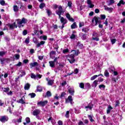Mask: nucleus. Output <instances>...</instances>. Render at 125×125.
<instances>
[{
	"instance_id": "nucleus-1",
	"label": "nucleus",
	"mask_w": 125,
	"mask_h": 125,
	"mask_svg": "<svg viewBox=\"0 0 125 125\" xmlns=\"http://www.w3.org/2000/svg\"><path fill=\"white\" fill-rule=\"evenodd\" d=\"M33 42L34 43H35V44H36L37 48L41 47V45H43V44L45 43V41H41V42L39 43V41L36 37L33 38Z\"/></svg>"
},
{
	"instance_id": "nucleus-2",
	"label": "nucleus",
	"mask_w": 125,
	"mask_h": 125,
	"mask_svg": "<svg viewBox=\"0 0 125 125\" xmlns=\"http://www.w3.org/2000/svg\"><path fill=\"white\" fill-rule=\"evenodd\" d=\"M70 59H68V61H69L70 64H73V63H75L76 61V59H75V55L72 54L69 56Z\"/></svg>"
},
{
	"instance_id": "nucleus-3",
	"label": "nucleus",
	"mask_w": 125,
	"mask_h": 125,
	"mask_svg": "<svg viewBox=\"0 0 125 125\" xmlns=\"http://www.w3.org/2000/svg\"><path fill=\"white\" fill-rule=\"evenodd\" d=\"M47 101L38 102V106H41V107H44L46 104H47Z\"/></svg>"
},
{
	"instance_id": "nucleus-4",
	"label": "nucleus",
	"mask_w": 125,
	"mask_h": 125,
	"mask_svg": "<svg viewBox=\"0 0 125 125\" xmlns=\"http://www.w3.org/2000/svg\"><path fill=\"white\" fill-rule=\"evenodd\" d=\"M99 19H100V18H99V17H97L96 16H95L93 18V19L92 20V24L93 25V23H94V21H95V26H97L99 22Z\"/></svg>"
},
{
	"instance_id": "nucleus-5",
	"label": "nucleus",
	"mask_w": 125,
	"mask_h": 125,
	"mask_svg": "<svg viewBox=\"0 0 125 125\" xmlns=\"http://www.w3.org/2000/svg\"><path fill=\"white\" fill-rule=\"evenodd\" d=\"M59 10L56 11V14L57 15H61L62 13H64V12H63V8H62V6H60L59 7Z\"/></svg>"
},
{
	"instance_id": "nucleus-6",
	"label": "nucleus",
	"mask_w": 125,
	"mask_h": 125,
	"mask_svg": "<svg viewBox=\"0 0 125 125\" xmlns=\"http://www.w3.org/2000/svg\"><path fill=\"white\" fill-rule=\"evenodd\" d=\"M8 121V117H6V116H2L0 117V122L4 124L5 122H7Z\"/></svg>"
},
{
	"instance_id": "nucleus-7",
	"label": "nucleus",
	"mask_w": 125,
	"mask_h": 125,
	"mask_svg": "<svg viewBox=\"0 0 125 125\" xmlns=\"http://www.w3.org/2000/svg\"><path fill=\"white\" fill-rule=\"evenodd\" d=\"M59 65L56 67V69L58 71H63V68H64V63H61L60 62L58 63Z\"/></svg>"
},
{
	"instance_id": "nucleus-8",
	"label": "nucleus",
	"mask_w": 125,
	"mask_h": 125,
	"mask_svg": "<svg viewBox=\"0 0 125 125\" xmlns=\"http://www.w3.org/2000/svg\"><path fill=\"white\" fill-rule=\"evenodd\" d=\"M28 22V20L24 18L21 19V20L18 22V25H22V24H27Z\"/></svg>"
},
{
	"instance_id": "nucleus-9",
	"label": "nucleus",
	"mask_w": 125,
	"mask_h": 125,
	"mask_svg": "<svg viewBox=\"0 0 125 125\" xmlns=\"http://www.w3.org/2000/svg\"><path fill=\"white\" fill-rule=\"evenodd\" d=\"M70 102V104H72L73 102V97L72 96H69L67 99H65V103H69Z\"/></svg>"
},
{
	"instance_id": "nucleus-10",
	"label": "nucleus",
	"mask_w": 125,
	"mask_h": 125,
	"mask_svg": "<svg viewBox=\"0 0 125 125\" xmlns=\"http://www.w3.org/2000/svg\"><path fill=\"white\" fill-rule=\"evenodd\" d=\"M60 21L62 24H67L68 23V20L67 19L64 18V17H62L60 19Z\"/></svg>"
},
{
	"instance_id": "nucleus-11",
	"label": "nucleus",
	"mask_w": 125,
	"mask_h": 125,
	"mask_svg": "<svg viewBox=\"0 0 125 125\" xmlns=\"http://www.w3.org/2000/svg\"><path fill=\"white\" fill-rule=\"evenodd\" d=\"M65 16L66 18L68 19L69 21H70L71 22H74L75 21V20L73 18H71V15H70V14L67 13L65 14Z\"/></svg>"
},
{
	"instance_id": "nucleus-12",
	"label": "nucleus",
	"mask_w": 125,
	"mask_h": 125,
	"mask_svg": "<svg viewBox=\"0 0 125 125\" xmlns=\"http://www.w3.org/2000/svg\"><path fill=\"white\" fill-rule=\"evenodd\" d=\"M69 94H71L72 96H74V94L75 93V89L74 88H69L68 90Z\"/></svg>"
},
{
	"instance_id": "nucleus-13",
	"label": "nucleus",
	"mask_w": 125,
	"mask_h": 125,
	"mask_svg": "<svg viewBox=\"0 0 125 125\" xmlns=\"http://www.w3.org/2000/svg\"><path fill=\"white\" fill-rule=\"evenodd\" d=\"M41 114V110L40 109H35L33 112V116H38Z\"/></svg>"
},
{
	"instance_id": "nucleus-14",
	"label": "nucleus",
	"mask_w": 125,
	"mask_h": 125,
	"mask_svg": "<svg viewBox=\"0 0 125 125\" xmlns=\"http://www.w3.org/2000/svg\"><path fill=\"white\" fill-rule=\"evenodd\" d=\"M30 66V68H33V67H36V66H39V63H38V62H31L29 64Z\"/></svg>"
},
{
	"instance_id": "nucleus-15",
	"label": "nucleus",
	"mask_w": 125,
	"mask_h": 125,
	"mask_svg": "<svg viewBox=\"0 0 125 125\" xmlns=\"http://www.w3.org/2000/svg\"><path fill=\"white\" fill-rule=\"evenodd\" d=\"M31 86V85L30 84V83H26L25 85H24V90H29V89H30V87Z\"/></svg>"
},
{
	"instance_id": "nucleus-16",
	"label": "nucleus",
	"mask_w": 125,
	"mask_h": 125,
	"mask_svg": "<svg viewBox=\"0 0 125 125\" xmlns=\"http://www.w3.org/2000/svg\"><path fill=\"white\" fill-rule=\"evenodd\" d=\"M49 64L51 68H54L55 67V62L52 61L49 62Z\"/></svg>"
},
{
	"instance_id": "nucleus-17",
	"label": "nucleus",
	"mask_w": 125,
	"mask_h": 125,
	"mask_svg": "<svg viewBox=\"0 0 125 125\" xmlns=\"http://www.w3.org/2000/svg\"><path fill=\"white\" fill-rule=\"evenodd\" d=\"M122 5H125V2L124 0H120L119 2L117 4V6L120 7L122 5Z\"/></svg>"
},
{
	"instance_id": "nucleus-18",
	"label": "nucleus",
	"mask_w": 125,
	"mask_h": 125,
	"mask_svg": "<svg viewBox=\"0 0 125 125\" xmlns=\"http://www.w3.org/2000/svg\"><path fill=\"white\" fill-rule=\"evenodd\" d=\"M89 31V28L88 27L86 26L82 29V32H84V33H87Z\"/></svg>"
},
{
	"instance_id": "nucleus-19",
	"label": "nucleus",
	"mask_w": 125,
	"mask_h": 125,
	"mask_svg": "<svg viewBox=\"0 0 125 125\" xmlns=\"http://www.w3.org/2000/svg\"><path fill=\"white\" fill-rule=\"evenodd\" d=\"M86 36H87V34L82 33V36H81L82 40H83V41H85V40H86Z\"/></svg>"
},
{
	"instance_id": "nucleus-20",
	"label": "nucleus",
	"mask_w": 125,
	"mask_h": 125,
	"mask_svg": "<svg viewBox=\"0 0 125 125\" xmlns=\"http://www.w3.org/2000/svg\"><path fill=\"white\" fill-rule=\"evenodd\" d=\"M13 10L15 12H18V11H19V7L17 5H14Z\"/></svg>"
},
{
	"instance_id": "nucleus-21",
	"label": "nucleus",
	"mask_w": 125,
	"mask_h": 125,
	"mask_svg": "<svg viewBox=\"0 0 125 125\" xmlns=\"http://www.w3.org/2000/svg\"><path fill=\"white\" fill-rule=\"evenodd\" d=\"M111 110H113V107H112V106L109 105H108V107L106 110V114H110L111 112Z\"/></svg>"
},
{
	"instance_id": "nucleus-22",
	"label": "nucleus",
	"mask_w": 125,
	"mask_h": 125,
	"mask_svg": "<svg viewBox=\"0 0 125 125\" xmlns=\"http://www.w3.org/2000/svg\"><path fill=\"white\" fill-rule=\"evenodd\" d=\"M72 51H74L73 54L76 55V56H78V55H79V54H80V53H81V52H80V50L79 49H78L77 50H73Z\"/></svg>"
},
{
	"instance_id": "nucleus-23",
	"label": "nucleus",
	"mask_w": 125,
	"mask_h": 125,
	"mask_svg": "<svg viewBox=\"0 0 125 125\" xmlns=\"http://www.w3.org/2000/svg\"><path fill=\"white\" fill-rule=\"evenodd\" d=\"M17 103H21V104H26V102L23 100V98H21L19 101H17Z\"/></svg>"
},
{
	"instance_id": "nucleus-24",
	"label": "nucleus",
	"mask_w": 125,
	"mask_h": 125,
	"mask_svg": "<svg viewBox=\"0 0 125 125\" xmlns=\"http://www.w3.org/2000/svg\"><path fill=\"white\" fill-rule=\"evenodd\" d=\"M77 45L78 46V47L80 48V49H82L83 47V44L81 43L80 42H78Z\"/></svg>"
},
{
	"instance_id": "nucleus-25",
	"label": "nucleus",
	"mask_w": 125,
	"mask_h": 125,
	"mask_svg": "<svg viewBox=\"0 0 125 125\" xmlns=\"http://www.w3.org/2000/svg\"><path fill=\"white\" fill-rule=\"evenodd\" d=\"M104 9L105 10H108V11L109 10L110 11V12H112L113 8H112V7L109 8V7H107L106 5H104Z\"/></svg>"
},
{
	"instance_id": "nucleus-26",
	"label": "nucleus",
	"mask_w": 125,
	"mask_h": 125,
	"mask_svg": "<svg viewBox=\"0 0 125 125\" xmlns=\"http://www.w3.org/2000/svg\"><path fill=\"white\" fill-rule=\"evenodd\" d=\"M51 95H52V94H51V92H50V91H47L46 93V95L45 96V97H51Z\"/></svg>"
},
{
	"instance_id": "nucleus-27",
	"label": "nucleus",
	"mask_w": 125,
	"mask_h": 125,
	"mask_svg": "<svg viewBox=\"0 0 125 125\" xmlns=\"http://www.w3.org/2000/svg\"><path fill=\"white\" fill-rule=\"evenodd\" d=\"M43 7H45V3L42 2L39 5V8L40 9H42Z\"/></svg>"
},
{
	"instance_id": "nucleus-28",
	"label": "nucleus",
	"mask_w": 125,
	"mask_h": 125,
	"mask_svg": "<svg viewBox=\"0 0 125 125\" xmlns=\"http://www.w3.org/2000/svg\"><path fill=\"white\" fill-rule=\"evenodd\" d=\"M8 59L7 58H3L1 59L0 60V63L1 64H4V62H5V61H8Z\"/></svg>"
},
{
	"instance_id": "nucleus-29",
	"label": "nucleus",
	"mask_w": 125,
	"mask_h": 125,
	"mask_svg": "<svg viewBox=\"0 0 125 125\" xmlns=\"http://www.w3.org/2000/svg\"><path fill=\"white\" fill-rule=\"evenodd\" d=\"M104 75L105 77H106V78H108L110 77V75L109 74V72H108L107 70H105L104 72Z\"/></svg>"
},
{
	"instance_id": "nucleus-30",
	"label": "nucleus",
	"mask_w": 125,
	"mask_h": 125,
	"mask_svg": "<svg viewBox=\"0 0 125 125\" xmlns=\"http://www.w3.org/2000/svg\"><path fill=\"white\" fill-rule=\"evenodd\" d=\"M97 84H98V80H95L93 83V86L96 87V86H97Z\"/></svg>"
},
{
	"instance_id": "nucleus-31",
	"label": "nucleus",
	"mask_w": 125,
	"mask_h": 125,
	"mask_svg": "<svg viewBox=\"0 0 125 125\" xmlns=\"http://www.w3.org/2000/svg\"><path fill=\"white\" fill-rule=\"evenodd\" d=\"M77 27V23L76 22H74L71 25V29H76Z\"/></svg>"
},
{
	"instance_id": "nucleus-32",
	"label": "nucleus",
	"mask_w": 125,
	"mask_h": 125,
	"mask_svg": "<svg viewBox=\"0 0 125 125\" xmlns=\"http://www.w3.org/2000/svg\"><path fill=\"white\" fill-rule=\"evenodd\" d=\"M85 87H86V89H90L91 86L90 85V83H86Z\"/></svg>"
},
{
	"instance_id": "nucleus-33",
	"label": "nucleus",
	"mask_w": 125,
	"mask_h": 125,
	"mask_svg": "<svg viewBox=\"0 0 125 125\" xmlns=\"http://www.w3.org/2000/svg\"><path fill=\"white\" fill-rule=\"evenodd\" d=\"M37 91H39V92H42V88L41 86H38L37 88Z\"/></svg>"
},
{
	"instance_id": "nucleus-34",
	"label": "nucleus",
	"mask_w": 125,
	"mask_h": 125,
	"mask_svg": "<svg viewBox=\"0 0 125 125\" xmlns=\"http://www.w3.org/2000/svg\"><path fill=\"white\" fill-rule=\"evenodd\" d=\"M98 77H99V75H94L90 78V80L94 81Z\"/></svg>"
},
{
	"instance_id": "nucleus-35",
	"label": "nucleus",
	"mask_w": 125,
	"mask_h": 125,
	"mask_svg": "<svg viewBox=\"0 0 125 125\" xmlns=\"http://www.w3.org/2000/svg\"><path fill=\"white\" fill-rule=\"evenodd\" d=\"M88 118L90 121L91 122V123H93L94 122V120L92 119V116H91V115H88Z\"/></svg>"
},
{
	"instance_id": "nucleus-36",
	"label": "nucleus",
	"mask_w": 125,
	"mask_h": 125,
	"mask_svg": "<svg viewBox=\"0 0 125 125\" xmlns=\"http://www.w3.org/2000/svg\"><path fill=\"white\" fill-rule=\"evenodd\" d=\"M54 83V82L53 80H50L48 82V85H52Z\"/></svg>"
},
{
	"instance_id": "nucleus-37",
	"label": "nucleus",
	"mask_w": 125,
	"mask_h": 125,
	"mask_svg": "<svg viewBox=\"0 0 125 125\" xmlns=\"http://www.w3.org/2000/svg\"><path fill=\"white\" fill-rule=\"evenodd\" d=\"M29 95L31 96V98H34V97H36V93H29Z\"/></svg>"
},
{
	"instance_id": "nucleus-38",
	"label": "nucleus",
	"mask_w": 125,
	"mask_h": 125,
	"mask_svg": "<svg viewBox=\"0 0 125 125\" xmlns=\"http://www.w3.org/2000/svg\"><path fill=\"white\" fill-rule=\"evenodd\" d=\"M21 7H20V9L21 10H24L25 9V6L23 5V3L21 2L20 3Z\"/></svg>"
},
{
	"instance_id": "nucleus-39",
	"label": "nucleus",
	"mask_w": 125,
	"mask_h": 125,
	"mask_svg": "<svg viewBox=\"0 0 125 125\" xmlns=\"http://www.w3.org/2000/svg\"><path fill=\"white\" fill-rule=\"evenodd\" d=\"M25 121H26V124H29V123H30L31 122V119L29 117H26L25 118Z\"/></svg>"
},
{
	"instance_id": "nucleus-40",
	"label": "nucleus",
	"mask_w": 125,
	"mask_h": 125,
	"mask_svg": "<svg viewBox=\"0 0 125 125\" xmlns=\"http://www.w3.org/2000/svg\"><path fill=\"white\" fill-rule=\"evenodd\" d=\"M55 54H56V52L55 51H51L50 52V57H51V56H52V55H55Z\"/></svg>"
},
{
	"instance_id": "nucleus-41",
	"label": "nucleus",
	"mask_w": 125,
	"mask_h": 125,
	"mask_svg": "<svg viewBox=\"0 0 125 125\" xmlns=\"http://www.w3.org/2000/svg\"><path fill=\"white\" fill-rule=\"evenodd\" d=\"M60 58V57H56L54 59V61H53L55 63L56 62V63H57V64H58V63H59V62H58V61H57V60H58V59H59Z\"/></svg>"
},
{
	"instance_id": "nucleus-42",
	"label": "nucleus",
	"mask_w": 125,
	"mask_h": 125,
	"mask_svg": "<svg viewBox=\"0 0 125 125\" xmlns=\"http://www.w3.org/2000/svg\"><path fill=\"white\" fill-rule=\"evenodd\" d=\"M47 13L48 14V16L49 17L50 15H51V14L52 13V12L49 9H47Z\"/></svg>"
},
{
	"instance_id": "nucleus-43",
	"label": "nucleus",
	"mask_w": 125,
	"mask_h": 125,
	"mask_svg": "<svg viewBox=\"0 0 125 125\" xmlns=\"http://www.w3.org/2000/svg\"><path fill=\"white\" fill-rule=\"evenodd\" d=\"M6 53L4 51H0V56H1L2 57L3 56H4V55H5Z\"/></svg>"
},
{
	"instance_id": "nucleus-44",
	"label": "nucleus",
	"mask_w": 125,
	"mask_h": 125,
	"mask_svg": "<svg viewBox=\"0 0 125 125\" xmlns=\"http://www.w3.org/2000/svg\"><path fill=\"white\" fill-rule=\"evenodd\" d=\"M83 26H84V22H79V28H82V27H83Z\"/></svg>"
},
{
	"instance_id": "nucleus-45",
	"label": "nucleus",
	"mask_w": 125,
	"mask_h": 125,
	"mask_svg": "<svg viewBox=\"0 0 125 125\" xmlns=\"http://www.w3.org/2000/svg\"><path fill=\"white\" fill-rule=\"evenodd\" d=\"M113 3H115V0H109L108 5H112V4H113Z\"/></svg>"
},
{
	"instance_id": "nucleus-46",
	"label": "nucleus",
	"mask_w": 125,
	"mask_h": 125,
	"mask_svg": "<svg viewBox=\"0 0 125 125\" xmlns=\"http://www.w3.org/2000/svg\"><path fill=\"white\" fill-rule=\"evenodd\" d=\"M120 101L119 100H117L116 101V104H115V107H118L120 106Z\"/></svg>"
},
{
	"instance_id": "nucleus-47",
	"label": "nucleus",
	"mask_w": 125,
	"mask_h": 125,
	"mask_svg": "<svg viewBox=\"0 0 125 125\" xmlns=\"http://www.w3.org/2000/svg\"><path fill=\"white\" fill-rule=\"evenodd\" d=\"M79 86L81 88H82V89L84 88V83H80Z\"/></svg>"
},
{
	"instance_id": "nucleus-48",
	"label": "nucleus",
	"mask_w": 125,
	"mask_h": 125,
	"mask_svg": "<svg viewBox=\"0 0 125 125\" xmlns=\"http://www.w3.org/2000/svg\"><path fill=\"white\" fill-rule=\"evenodd\" d=\"M106 19V15H101V19L102 20H105Z\"/></svg>"
},
{
	"instance_id": "nucleus-49",
	"label": "nucleus",
	"mask_w": 125,
	"mask_h": 125,
	"mask_svg": "<svg viewBox=\"0 0 125 125\" xmlns=\"http://www.w3.org/2000/svg\"><path fill=\"white\" fill-rule=\"evenodd\" d=\"M69 114H70V111H67L66 112L65 117L66 118H69V117H70Z\"/></svg>"
},
{
	"instance_id": "nucleus-50",
	"label": "nucleus",
	"mask_w": 125,
	"mask_h": 125,
	"mask_svg": "<svg viewBox=\"0 0 125 125\" xmlns=\"http://www.w3.org/2000/svg\"><path fill=\"white\" fill-rule=\"evenodd\" d=\"M92 40L95 41L96 42H99V38L98 37H93Z\"/></svg>"
},
{
	"instance_id": "nucleus-51",
	"label": "nucleus",
	"mask_w": 125,
	"mask_h": 125,
	"mask_svg": "<svg viewBox=\"0 0 125 125\" xmlns=\"http://www.w3.org/2000/svg\"><path fill=\"white\" fill-rule=\"evenodd\" d=\"M0 4H1V5H2L3 6L4 5H5V1L4 0L0 1Z\"/></svg>"
},
{
	"instance_id": "nucleus-52",
	"label": "nucleus",
	"mask_w": 125,
	"mask_h": 125,
	"mask_svg": "<svg viewBox=\"0 0 125 125\" xmlns=\"http://www.w3.org/2000/svg\"><path fill=\"white\" fill-rule=\"evenodd\" d=\"M31 79H36L37 78V75L34 74V73H31Z\"/></svg>"
},
{
	"instance_id": "nucleus-53",
	"label": "nucleus",
	"mask_w": 125,
	"mask_h": 125,
	"mask_svg": "<svg viewBox=\"0 0 125 125\" xmlns=\"http://www.w3.org/2000/svg\"><path fill=\"white\" fill-rule=\"evenodd\" d=\"M22 122V117H20L17 121H16L15 123H21Z\"/></svg>"
},
{
	"instance_id": "nucleus-54",
	"label": "nucleus",
	"mask_w": 125,
	"mask_h": 125,
	"mask_svg": "<svg viewBox=\"0 0 125 125\" xmlns=\"http://www.w3.org/2000/svg\"><path fill=\"white\" fill-rule=\"evenodd\" d=\"M63 53H64V54H66V53H68V52H69V49H65L63 50L62 51Z\"/></svg>"
},
{
	"instance_id": "nucleus-55",
	"label": "nucleus",
	"mask_w": 125,
	"mask_h": 125,
	"mask_svg": "<svg viewBox=\"0 0 125 125\" xmlns=\"http://www.w3.org/2000/svg\"><path fill=\"white\" fill-rule=\"evenodd\" d=\"M27 34H28V31H27V30H24L22 32V35L23 36H26Z\"/></svg>"
},
{
	"instance_id": "nucleus-56",
	"label": "nucleus",
	"mask_w": 125,
	"mask_h": 125,
	"mask_svg": "<svg viewBox=\"0 0 125 125\" xmlns=\"http://www.w3.org/2000/svg\"><path fill=\"white\" fill-rule=\"evenodd\" d=\"M65 95H66V93L64 92H62L60 96L61 98H63V97H64Z\"/></svg>"
},
{
	"instance_id": "nucleus-57",
	"label": "nucleus",
	"mask_w": 125,
	"mask_h": 125,
	"mask_svg": "<svg viewBox=\"0 0 125 125\" xmlns=\"http://www.w3.org/2000/svg\"><path fill=\"white\" fill-rule=\"evenodd\" d=\"M70 38L71 40H74V39L76 38V35L74 34H72Z\"/></svg>"
},
{
	"instance_id": "nucleus-58",
	"label": "nucleus",
	"mask_w": 125,
	"mask_h": 125,
	"mask_svg": "<svg viewBox=\"0 0 125 125\" xmlns=\"http://www.w3.org/2000/svg\"><path fill=\"white\" fill-rule=\"evenodd\" d=\"M99 88H105L106 87V86L104 84H101L99 86Z\"/></svg>"
},
{
	"instance_id": "nucleus-59",
	"label": "nucleus",
	"mask_w": 125,
	"mask_h": 125,
	"mask_svg": "<svg viewBox=\"0 0 125 125\" xmlns=\"http://www.w3.org/2000/svg\"><path fill=\"white\" fill-rule=\"evenodd\" d=\"M117 42V40H116L115 39L111 40V42L112 44H114V43H115V42Z\"/></svg>"
},
{
	"instance_id": "nucleus-60",
	"label": "nucleus",
	"mask_w": 125,
	"mask_h": 125,
	"mask_svg": "<svg viewBox=\"0 0 125 125\" xmlns=\"http://www.w3.org/2000/svg\"><path fill=\"white\" fill-rule=\"evenodd\" d=\"M9 87L4 88V92H8L9 91Z\"/></svg>"
},
{
	"instance_id": "nucleus-61",
	"label": "nucleus",
	"mask_w": 125,
	"mask_h": 125,
	"mask_svg": "<svg viewBox=\"0 0 125 125\" xmlns=\"http://www.w3.org/2000/svg\"><path fill=\"white\" fill-rule=\"evenodd\" d=\"M108 71L109 72V73H111V74H113V73H114V70L111 68H108Z\"/></svg>"
},
{
	"instance_id": "nucleus-62",
	"label": "nucleus",
	"mask_w": 125,
	"mask_h": 125,
	"mask_svg": "<svg viewBox=\"0 0 125 125\" xmlns=\"http://www.w3.org/2000/svg\"><path fill=\"white\" fill-rule=\"evenodd\" d=\"M66 84H67V82L66 81H64L63 82H62V86H65V85H66Z\"/></svg>"
},
{
	"instance_id": "nucleus-63",
	"label": "nucleus",
	"mask_w": 125,
	"mask_h": 125,
	"mask_svg": "<svg viewBox=\"0 0 125 125\" xmlns=\"http://www.w3.org/2000/svg\"><path fill=\"white\" fill-rule=\"evenodd\" d=\"M58 124L59 125H63V122L61 120H59L58 122Z\"/></svg>"
},
{
	"instance_id": "nucleus-64",
	"label": "nucleus",
	"mask_w": 125,
	"mask_h": 125,
	"mask_svg": "<svg viewBox=\"0 0 125 125\" xmlns=\"http://www.w3.org/2000/svg\"><path fill=\"white\" fill-rule=\"evenodd\" d=\"M67 5L68 6H69V7H72V2L71 1H68V3H67Z\"/></svg>"
}]
</instances>
